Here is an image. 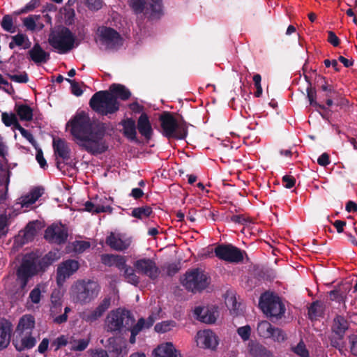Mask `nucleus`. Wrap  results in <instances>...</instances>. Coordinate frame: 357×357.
I'll use <instances>...</instances> for the list:
<instances>
[{
  "label": "nucleus",
  "instance_id": "38",
  "mask_svg": "<svg viewBox=\"0 0 357 357\" xmlns=\"http://www.w3.org/2000/svg\"><path fill=\"white\" fill-rule=\"evenodd\" d=\"M274 326H273L268 321H261L257 325V331L260 337L269 338L271 337V332Z\"/></svg>",
  "mask_w": 357,
  "mask_h": 357
},
{
  "label": "nucleus",
  "instance_id": "1",
  "mask_svg": "<svg viewBox=\"0 0 357 357\" xmlns=\"http://www.w3.org/2000/svg\"><path fill=\"white\" fill-rule=\"evenodd\" d=\"M70 132L82 149L93 155L101 154L108 149L105 139L106 123L91 120L84 112L77 113L68 123Z\"/></svg>",
  "mask_w": 357,
  "mask_h": 357
},
{
  "label": "nucleus",
  "instance_id": "20",
  "mask_svg": "<svg viewBox=\"0 0 357 357\" xmlns=\"http://www.w3.org/2000/svg\"><path fill=\"white\" fill-rule=\"evenodd\" d=\"M195 314L197 319L206 324H213L216 321L219 314L216 308L208 307H197Z\"/></svg>",
  "mask_w": 357,
  "mask_h": 357
},
{
  "label": "nucleus",
  "instance_id": "31",
  "mask_svg": "<svg viewBox=\"0 0 357 357\" xmlns=\"http://www.w3.org/2000/svg\"><path fill=\"white\" fill-rule=\"evenodd\" d=\"M350 288L348 285L347 287H339L338 288L335 289L334 290L331 291L329 294L330 300L335 301L338 303H342L343 306L346 308L345 301L347 298V293L349 292Z\"/></svg>",
  "mask_w": 357,
  "mask_h": 357
},
{
  "label": "nucleus",
  "instance_id": "22",
  "mask_svg": "<svg viewBox=\"0 0 357 357\" xmlns=\"http://www.w3.org/2000/svg\"><path fill=\"white\" fill-rule=\"evenodd\" d=\"M12 332V324L6 319L0 320V350L9 344Z\"/></svg>",
  "mask_w": 357,
  "mask_h": 357
},
{
  "label": "nucleus",
  "instance_id": "28",
  "mask_svg": "<svg viewBox=\"0 0 357 357\" xmlns=\"http://www.w3.org/2000/svg\"><path fill=\"white\" fill-rule=\"evenodd\" d=\"M108 342L109 351L116 354L118 357H123L127 354L126 344L121 340L117 337H110L108 340Z\"/></svg>",
  "mask_w": 357,
  "mask_h": 357
},
{
  "label": "nucleus",
  "instance_id": "9",
  "mask_svg": "<svg viewBox=\"0 0 357 357\" xmlns=\"http://www.w3.org/2000/svg\"><path fill=\"white\" fill-rule=\"evenodd\" d=\"M132 324V314L128 310L118 309L110 312L106 318V326L109 331H116Z\"/></svg>",
  "mask_w": 357,
  "mask_h": 357
},
{
  "label": "nucleus",
  "instance_id": "11",
  "mask_svg": "<svg viewBox=\"0 0 357 357\" xmlns=\"http://www.w3.org/2000/svg\"><path fill=\"white\" fill-rule=\"evenodd\" d=\"M215 256L221 260L231 264H239L243 261L245 252L231 244H220L215 247Z\"/></svg>",
  "mask_w": 357,
  "mask_h": 357
},
{
  "label": "nucleus",
  "instance_id": "51",
  "mask_svg": "<svg viewBox=\"0 0 357 357\" xmlns=\"http://www.w3.org/2000/svg\"><path fill=\"white\" fill-rule=\"evenodd\" d=\"M89 340L82 339L78 340H74L73 342H70L72 344L71 349L73 351H84L89 345Z\"/></svg>",
  "mask_w": 357,
  "mask_h": 357
},
{
  "label": "nucleus",
  "instance_id": "12",
  "mask_svg": "<svg viewBox=\"0 0 357 357\" xmlns=\"http://www.w3.org/2000/svg\"><path fill=\"white\" fill-rule=\"evenodd\" d=\"M132 242V237L126 233L111 231L106 238V244L116 251H124L128 250Z\"/></svg>",
  "mask_w": 357,
  "mask_h": 357
},
{
  "label": "nucleus",
  "instance_id": "52",
  "mask_svg": "<svg viewBox=\"0 0 357 357\" xmlns=\"http://www.w3.org/2000/svg\"><path fill=\"white\" fill-rule=\"evenodd\" d=\"M307 96L311 105L319 107L321 109H324V105L319 104L316 101L317 93L314 89L308 87L307 89Z\"/></svg>",
  "mask_w": 357,
  "mask_h": 357
},
{
  "label": "nucleus",
  "instance_id": "62",
  "mask_svg": "<svg viewBox=\"0 0 357 357\" xmlns=\"http://www.w3.org/2000/svg\"><path fill=\"white\" fill-rule=\"evenodd\" d=\"M9 78L18 83H26L29 80L27 74L22 73L20 75H8Z\"/></svg>",
  "mask_w": 357,
  "mask_h": 357
},
{
  "label": "nucleus",
  "instance_id": "54",
  "mask_svg": "<svg viewBox=\"0 0 357 357\" xmlns=\"http://www.w3.org/2000/svg\"><path fill=\"white\" fill-rule=\"evenodd\" d=\"M90 248V243L85 241H76L73 243V249L75 252L82 253Z\"/></svg>",
  "mask_w": 357,
  "mask_h": 357
},
{
  "label": "nucleus",
  "instance_id": "36",
  "mask_svg": "<svg viewBox=\"0 0 357 357\" xmlns=\"http://www.w3.org/2000/svg\"><path fill=\"white\" fill-rule=\"evenodd\" d=\"M249 351L251 355L254 357H268V351L265 347L257 343L250 342L249 344Z\"/></svg>",
  "mask_w": 357,
  "mask_h": 357
},
{
  "label": "nucleus",
  "instance_id": "6",
  "mask_svg": "<svg viewBox=\"0 0 357 357\" xmlns=\"http://www.w3.org/2000/svg\"><path fill=\"white\" fill-rule=\"evenodd\" d=\"M182 285L192 292L206 289L210 283V278L201 268L188 270L181 278Z\"/></svg>",
  "mask_w": 357,
  "mask_h": 357
},
{
  "label": "nucleus",
  "instance_id": "18",
  "mask_svg": "<svg viewBox=\"0 0 357 357\" xmlns=\"http://www.w3.org/2000/svg\"><path fill=\"white\" fill-rule=\"evenodd\" d=\"M110 306V298H105L98 305L82 312L80 317L86 322L92 323L100 318Z\"/></svg>",
  "mask_w": 357,
  "mask_h": 357
},
{
  "label": "nucleus",
  "instance_id": "27",
  "mask_svg": "<svg viewBox=\"0 0 357 357\" xmlns=\"http://www.w3.org/2000/svg\"><path fill=\"white\" fill-rule=\"evenodd\" d=\"M43 193V189L39 188H33L27 195L21 197L19 199V203L22 207L29 208L38 199Z\"/></svg>",
  "mask_w": 357,
  "mask_h": 357
},
{
  "label": "nucleus",
  "instance_id": "39",
  "mask_svg": "<svg viewBox=\"0 0 357 357\" xmlns=\"http://www.w3.org/2000/svg\"><path fill=\"white\" fill-rule=\"evenodd\" d=\"M15 111L22 121H31L33 118V110L26 105H21L15 107Z\"/></svg>",
  "mask_w": 357,
  "mask_h": 357
},
{
  "label": "nucleus",
  "instance_id": "55",
  "mask_svg": "<svg viewBox=\"0 0 357 357\" xmlns=\"http://www.w3.org/2000/svg\"><path fill=\"white\" fill-rule=\"evenodd\" d=\"M36 233L37 229L36 223H29L25 228L24 238L26 240H29L32 238L36 234Z\"/></svg>",
  "mask_w": 357,
  "mask_h": 357
},
{
  "label": "nucleus",
  "instance_id": "47",
  "mask_svg": "<svg viewBox=\"0 0 357 357\" xmlns=\"http://www.w3.org/2000/svg\"><path fill=\"white\" fill-rule=\"evenodd\" d=\"M17 46H22L24 49H29L31 47V43L29 38L23 33H18L12 37Z\"/></svg>",
  "mask_w": 357,
  "mask_h": 357
},
{
  "label": "nucleus",
  "instance_id": "44",
  "mask_svg": "<svg viewBox=\"0 0 357 357\" xmlns=\"http://www.w3.org/2000/svg\"><path fill=\"white\" fill-rule=\"evenodd\" d=\"M85 210L89 212L94 213H100L107 211L110 208L109 206H105L98 203H94L92 202H86L84 204Z\"/></svg>",
  "mask_w": 357,
  "mask_h": 357
},
{
  "label": "nucleus",
  "instance_id": "25",
  "mask_svg": "<svg viewBox=\"0 0 357 357\" xmlns=\"http://www.w3.org/2000/svg\"><path fill=\"white\" fill-rule=\"evenodd\" d=\"M53 149L54 154L62 158L63 160H68L70 158V149L65 140L60 138H54Z\"/></svg>",
  "mask_w": 357,
  "mask_h": 357
},
{
  "label": "nucleus",
  "instance_id": "60",
  "mask_svg": "<svg viewBox=\"0 0 357 357\" xmlns=\"http://www.w3.org/2000/svg\"><path fill=\"white\" fill-rule=\"evenodd\" d=\"M261 77L259 74H255L253 76V82L255 86L256 87V91L255 92V96L256 97H260L262 94V88L261 86Z\"/></svg>",
  "mask_w": 357,
  "mask_h": 357
},
{
  "label": "nucleus",
  "instance_id": "32",
  "mask_svg": "<svg viewBox=\"0 0 357 357\" xmlns=\"http://www.w3.org/2000/svg\"><path fill=\"white\" fill-rule=\"evenodd\" d=\"M34 317L31 314H25L20 318L17 329L20 333L26 332V333H29L34 328Z\"/></svg>",
  "mask_w": 357,
  "mask_h": 357
},
{
  "label": "nucleus",
  "instance_id": "10",
  "mask_svg": "<svg viewBox=\"0 0 357 357\" xmlns=\"http://www.w3.org/2000/svg\"><path fill=\"white\" fill-rule=\"evenodd\" d=\"M63 294L59 289H54L50 297V316L53 319V322L57 324H61L67 321L68 314L71 311L69 307L64 308V312L59 314L62 311Z\"/></svg>",
  "mask_w": 357,
  "mask_h": 357
},
{
  "label": "nucleus",
  "instance_id": "7",
  "mask_svg": "<svg viewBox=\"0 0 357 357\" xmlns=\"http://www.w3.org/2000/svg\"><path fill=\"white\" fill-rule=\"evenodd\" d=\"M162 134L168 138L183 139L187 135V126L170 113H165L160 117Z\"/></svg>",
  "mask_w": 357,
  "mask_h": 357
},
{
  "label": "nucleus",
  "instance_id": "49",
  "mask_svg": "<svg viewBox=\"0 0 357 357\" xmlns=\"http://www.w3.org/2000/svg\"><path fill=\"white\" fill-rule=\"evenodd\" d=\"M128 3L136 13L144 12L145 15L149 14L148 9L145 10V0H128Z\"/></svg>",
  "mask_w": 357,
  "mask_h": 357
},
{
  "label": "nucleus",
  "instance_id": "2",
  "mask_svg": "<svg viewBox=\"0 0 357 357\" xmlns=\"http://www.w3.org/2000/svg\"><path fill=\"white\" fill-rule=\"evenodd\" d=\"M61 258V254L58 250L49 252L40 260L25 258L17 270V279L20 281L22 288H24L29 278L40 271H44L46 268L58 261Z\"/></svg>",
  "mask_w": 357,
  "mask_h": 357
},
{
  "label": "nucleus",
  "instance_id": "16",
  "mask_svg": "<svg viewBox=\"0 0 357 357\" xmlns=\"http://www.w3.org/2000/svg\"><path fill=\"white\" fill-rule=\"evenodd\" d=\"M195 342L199 347L212 350L218 344L217 335L211 330L199 331L195 336Z\"/></svg>",
  "mask_w": 357,
  "mask_h": 357
},
{
  "label": "nucleus",
  "instance_id": "48",
  "mask_svg": "<svg viewBox=\"0 0 357 357\" xmlns=\"http://www.w3.org/2000/svg\"><path fill=\"white\" fill-rule=\"evenodd\" d=\"M2 121L6 126H13L15 129H17L18 123L17 116L15 114L4 112L2 114Z\"/></svg>",
  "mask_w": 357,
  "mask_h": 357
},
{
  "label": "nucleus",
  "instance_id": "23",
  "mask_svg": "<svg viewBox=\"0 0 357 357\" xmlns=\"http://www.w3.org/2000/svg\"><path fill=\"white\" fill-rule=\"evenodd\" d=\"M31 59L36 63H45L50 59V54L43 50L39 43H36L29 51Z\"/></svg>",
  "mask_w": 357,
  "mask_h": 357
},
{
  "label": "nucleus",
  "instance_id": "42",
  "mask_svg": "<svg viewBox=\"0 0 357 357\" xmlns=\"http://www.w3.org/2000/svg\"><path fill=\"white\" fill-rule=\"evenodd\" d=\"M152 212V208L150 206H145L134 208L132 211V215L142 220L149 217Z\"/></svg>",
  "mask_w": 357,
  "mask_h": 357
},
{
  "label": "nucleus",
  "instance_id": "24",
  "mask_svg": "<svg viewBox=\"0 0 357 357\" xmlns=\"http://www.w3.org/2000/svg\"><path fill=\"white\" fill-rule=\"evenodd\" d=\"M139 132L146 139H149L153 134V129L146 114L143 113L139 117L137 125Z\"/></svg>",
  "mask_w": 357,
  "mask_h": 357
},
{
  "label": "nucleus",
  "instance_id": "56",
  "mask_svg": "<svg viewBox=\"0 0 357 357\" xmlns=\"http://www.w3.org/2000/svg\"><path fill=\"white\" fill-rule=\"evenodd\" d=\"M349 348L350 353L357 356V335H351L349 337Z\"/></svg>",
  "mask_w": 357,
  "mask_h": 357
},
{
  "label": "nucleus",
  "instance_id": "21",
  "mask_svg": "<svg viewBox=\"0 0 357 357\" xmlns=\"http://www.w3.org/2000/svg\"><path fill=\"white\" fill-rule=\"evenodd\" d=\"M154 357H181V355L172 342H165L155 349Z\"/></svg>",
  "mask_w": 357,
  "mask_h": 357
},
{
  "label": "nucleus",
  "instance_id": "14",
  "mask_svg": "<svg viewBox=\"0 0 357 357\" xmlns=\"http://www.w3.org/2000/svg\"><path fill=\"white\" fill-rule=\"evenodd\" d=\"M99 33L101 43L107 48L114 49L122 45V38L114 29L103 26L99 29Z\"/></svg>",
  "mask_w": 357,
  "mask_h": 357
},
{
  "label": "nucleus",
  "instance_id": "41",
  "mask_svg": "<svg viewBox=\"0 0 357 357\" xmlns=\"http://www.w3.org/2000/svg\"><path fill=\"white\" fill-rule=\"evenodd\" d=\"M45 284H38L29 294V298L34 304H38L42 297V294L46 291Z\"/></svg>",
  "mask_w": 357,
  "mask_h": 357
},
{
  "label": "nucleus",
  "instance_id": "58",
  "mask_svg": "<svg viewBox=\"0 0 357 357\" xmlns=\"http://www.w3.org/2000/svg\"><path fill=\"white\" fill-rule=\"evenodd\" d=\"M21 135L26 138L33 146H36V142L34 139L33 136L31 132H29L28 130H25L24 128H22L20 125H17V129Z\"/></svg>",
  "mask_w": 357,
  "mask_h": 357
},
{
  "label": "nucleus",
  "instance_id": "59",
  "mask_svg": "<svg viewBox=\"0 0 357 357\" xmlns=\"http://www.w3.org/2000/svg\"><path fill=\"white\" fill-rule=\"evenodd\" d=\"M68 342V337L66 335H60L56 338L52 343V346L55 347V350H58L60 347L67 345Z\"/></svg>",
  "mask_w": 357,
  "mask_h": 357
},
{
  "label": "nucleus",
  "instance_id": "33",
  "mask_svg": "<svg viewBox=\"0 0 357 357\" xmlns=\"http://www.w3.org/2000/svg\"><path fill=\"white\" fill-rule=\"evenodd\" d=\"M116 98H119L123 100H128L130 97V91L123 85L113 84L109 86V91Z\"/></svg>",
  "mask_w": 357,
  "mask_h": 357
},
{
  "label": "nucleus",
  "instance_id": "50",
  "mask_svg": "<svg viewBox=\"0 0 357 357\" xmlns=\"http://www.w3.org/2000/svg\"><path fill=\"white\" fill-rule=\"evenodd\" d=\"M270 338L278 342H282L287 339V335L284 331L279 328L274 327Z\"/></svg>",
  "mask_w": 357,
  "mask_h": 357
},
{
  "label": "nucleus",
  "instance_id": "46",
  "mask_svg": "<svg viewBox=\"0 0 357 357\" xmlns=\"http://www.w3.org/2000/svg\"><path fill=\"white\" fill-rule=\"evenodd\" d=\"M291 350L298 357H310V352L302 340L296 345L292 346Z\"/></svg>",
  "mask_w": 357,
  "mask_h": 357
},
{
  "label": "nucleus",
  "instance_id": "26",
  "mask_svg": "<svg viewBox=\"0 0 357 357\" xmlns=\"http://www.w3.org/2000/svg\"><path fill=\"white\" fill-rule=\"evenodd\" d=\"M101 261L106 266H114L120 270L124 268L125 264L126 262L125 257L112 254L102 255L101 257Z\"/></svg>",
  "mask_w": 357,
  "mask_h": 357
},
{
  "label": "nucleus",
  "instance_id": "15",
  "mask_svg": "<svg viewBox=\"0 0 357 357\" xmlns=\"http://www.w3.org/2000/svg\"><path fill=\"white\" fill-rule=\"evenodd\" d=\"M134 267L137 273L146 275L152 280L157 278L160 274L159 268L155 261L150 259L137 260L134 263Z\"/></svg>",
  "mask_w": 357,
  "mask_h": 357
},
{
  "label": "nucleus",
  "instance_id": "63",
  "mask_svg": "<svg viewBox=\"0 0 357 357\" xmlns=\"http://www.w3.org/2000/svg\"><path fill=\"white\" fill-rule=\"evenodd\" d=\"M40 4V0H31L24 8L22 10V13H27L33 10Z\"/></svg>",
  "mask_w": 357,
  "mask_h": 357
},
{
  "label": "nucleus",
  "instance_id": "43",
  "mask_svg": "<svg viewBox=\"0 0 357 357\" xmlns=\"http://www.w3.org/2000/svg\"><path fill=\"white\" fill-rule=\"evenodd\" d=\"M122 270H124L123 275H124L126 280L128 282H130L132 284H135V285L139 283V277L135 274V269H133L130 266H128L125 264V267Z\"/></svg>",
  "mask_w": 357,
  "mask_h": 357
},
{
  "label": "nucleus",
  "instance_id": "45",
  "mask_svg": "<svg viewBox=\"0 0 357 357\" xmlns=\"http://www.w3.org/2000/svg\"><path fill=\"white\" fill-rule=\"evenodd\" d=\"M176 326V322L172 320L163 321L155 326V331L157 333H164L170 331Z\"/></svg>",
  "mask_w": 357,
  "mask_h": 357
},
{
  "label": "nucleus",
  "instance_id": "57",
  "mask_svg": "<svg viewBox=\"0 0 357 357\" xmlns=\"http://www.w3.org/2000/svg\"><path fill=\"white\" fill-rule=\"evenodd\" d=\"M237 333L243 341H247L250 337L251 328L247 325L238 328Z\"/></svg>",
  "mask_w": 357,
  "mask_h": 357
},
{
  "label": "nucleus",
  "instance_id": "64",
  "mask_svg": "<svg viewBox=\"0 0 357 357\" xmlns=\"http://www.w3.org/2000/svg\"><path fill=\"white\" fill-rule=\"evenodd\" d=\"M282 181L284 183V185L287 188H291L293 186H294L296 183V179L294 176L286 175L283 176Z\"/></svg>",
  "mask_w": 357,
  "mask_h": 357
},
{
  "label": "nucleus",
  "instance_id": "40",
  "mask_svg": "<svg viewBox=\"0 0 357 357\" xmlns=\"http://www.w3.org/2000/svg\"><path fill=\"white\" fill-rule=\"evenodd\" d=\"M324 313V305L319 301L313 302L308 308V315L310 319H316Z\"/></svg>",
  "mask_w": 357,
  "mask_h": 357
},
{
  "label": "nucleus",
  "instance_id": "5",
  "mask_svg": "<svg viewBox=\"0 0 357 357\" xmlns=\"http://www.w3.org/2000/svg\"><path fill=\"white\" fill-rule=\"evenodd\" d=\"M100 287L93 280H79L76 282L71 289V298L75 303L86 304L96 298Z\"/></svg>",
  "mask_w": 357,
  "mask_h": 357
},
{
  "label": "nucleus",
  "instance_id": "3",
  "mask_svg": "<svg viewBox=\"0 0 357 357\" xmlns=\"http://www.w3.org/2000/svg\"><path fill=\"white\" fill-rule=\"evenodd\" d=\"M91 109L97 114L107 116L119 109L116 98L108 91H100L93 95L89 101Z\"/></svg>",
  "mask_w": 357,
  "mask_h": 357
},
{
  "label": "nucleus",
  "instance_id": "29",
  "mask_svg": "<svg viewBox=\"0 0 357 357\" xmlns=\"http://www.w3.org/2000/svg\"><path fill=\"white\" fill-rule=\"evenodd\" d=\"M349 328V322L344 317L337 315L333 321L331 330L332 331L338 335L340 338H342L345 332Z\"/></svg>",
  "mask_w": 357,
  "mask_h": 357
},
{
  "label": "nucleus",
  "instance_id": "35",
  "mask_svg": "<svg viewBox=\"0 0 357 357\" xmlns=\"http://www.w3.org/2000/svg\"><path fill=\"white\" fill-rule=\"evenodd\" d=\"M36 343V340L35 337L31 335H26L22 337L20 342L16 341L14 344L16 349L21 351L26 349H29L33 347Z\"/></svg>",
  "mask_w": 357,
  "mask_h": 357
},
{
  "label": "nucleus",
  "instance_id": "61",
  "mask_svg": "<svg viewBox=\"0 0 357 357\" xmlns=\"http://www.w3.org/2000/svg\"><path fill=\"white\" fill-rule=\"evenodd\" d=\"M231 220L235 223L246 225L251 222V219L244 215H234L231 217Z\"/></svg>",
  "mask_w": 357,
  "mask_h": 357
},
{
  "label": "nucleus",
  "instance_id": "37",
  "mask_svg": "<svg viewBox=\"0 0 357 357\" xmlns=\"http://www.w3.org/2000/svg\"><path fill=\"white\" fill-rule=\"evenodd\" d=\"M321 91L326 93L325 96L326 98V103L328 107L333 105V98H335L337 95V91L335 90L333 86L329 84L327 82L324 81V83L320 86Z\"/></svg>",
  "mask_w": 357,
  "mask_h": 357
},
{
  "label": "nucleus",
  "instance_id": "4",
  "mask_svg": "<svg viewBox=\"0 0 357 357\" xmlns=\"http://www.w3.org/2000/svg\"><path fill=\"white\" fill-rule=\"evenodd\" d=\"M76 37L70 30L60 26L52 30L49 35L48 43L60 54H66L75 47Z\"/></svg>",
  "mask_w": 357,
  "mask_h": 357
},
{
  "label": "nucleus",
  "instance_id": "34",
  "mask_svg": "<svg viewBox=\"0 0 357 357\" xmlns=\"http://www.w3.org/2000/svg\"><path fill=\"white\" fill-rule=\"evenodd\" d=\"M123 134L131 140L137 139L136 124L132 119H128L123 122Z\"/></svg>",
  "mask_w": 357,
  "mask_h": 357
},
{
  "label": "nucleus",
  "instance_id": "19",
  "mask_svg": "<svg viewBox=\"0 0 357 357\" xmlns=\"http://www.w3.org/2000/svg\"><path fill=\"white\" fill-rule=\"evenodd\" d=\"M79 268V263L76 260L68 259L61 263L57 268V282L61 284Z\"/></svg>",
  "mask_w": 357,
  "mask_h": 357
},
{
  "label": "nucleus",
  "instance_id": "17",
  "mask_svg": "<svg viewBox=\"0 0 357 357\" xmlns=\"http://www.w3.org/2000/svg\"><path fill=\"white\" fill-rule=\"evenodd\" d=\"M154 319L152 316H149L146 319L140 318L137 322L135 323V318L132 315V324L126 326V330L130 332V337L129 342L132 344L136 342V336L144 329L149 328L153 326Z\"/></svg>",
  "mask_w": 357,
  "mask_h": 357
},
{
  "label": "nucleus",
  "instance_id": "8",
  "mask_svg": "<svg viewBox=\"0 0 357 357\" xmlns=\"http://www.w3.org/2000/svg\"><path fill=\"white\" fill-rule=\"evenodd\" d=\"M259 307L262 312L271 318L280 319L286 310L285 305L280 298L268 293H265L261 296Z\"/></svg>",
  "mask_w": 357,
  "mask_h": 357
},
{
  "label": "nucleus",
  "instance_id": "13",
  "mask_svg": "<svg viewBox=\"0 0 357 357\" xmlns=\"http://www.w3.org/2000/svg\"><path fill=\"white\" fill-rule=\"evenodd\" d=\"M67 228L62 224H52L45 232V238L51 243L61 245L64 243L68 238Z\"/></svg>",
  "mask_w": 357,
  "mask_h": 357
},
{
  "label": "nucleus",
  "instance_id": "53",
  "mask_svg": "<svg viewBox=\"0 0 357 357\" xmlns=\"http://www.w3.org/2000/svg\"><path fill=\"white\" fill-rule=\"evenodd\" d=\"M1 26L4 30L13 33L15 29L13 26V19L10 15H5L1 22Z\"/></svg>",
  "mask_w": 357,
  "mask_h": 357
},
{
  "label": "nucleus",
  "instance_id": "30",
  "mask_svg": "<svg viewBox=\"0 0 357 357\" xmlns=\"http://www.w3.org/2000/svg\"><path fill=\"white\" fill-rule=\"evenodd\" d=\"M40 15H31L23 19L24 26L29 31H40L44 28V24L40 21Z\"/></svg>",
  "mask_w": 357,
  "mask_h": 357
}]
</instances>
